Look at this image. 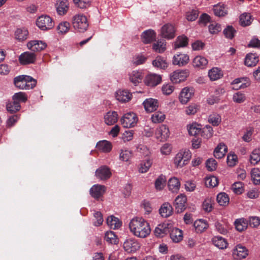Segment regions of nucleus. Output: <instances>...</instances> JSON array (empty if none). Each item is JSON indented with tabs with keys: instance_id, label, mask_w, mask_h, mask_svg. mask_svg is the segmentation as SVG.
<instances>
[{
	"instance_id": "obj_1",
	"label": "nucleus",
	"mask_w": 260,
	"mask_h": 260,
	"mask_svg": "<svg viewBox=\"0 0 260 260\" xmlns=\"http://www.w3.org/2000/svg\"><path fill=\"white\" fill-rule=\"evenodd\" d=\"M128 227L132 234L139 238H145L151 233L149 223L142 217L133 218L129 222Z\"/></svg>"
},
{
	"instance_id": "obj_2",
	"label": "nucleus",
	"mask_w": 260,
	"mask_h": 260,
	"mask_svg": "<svg viewBox=\"0 0 260 260\" xmlns=\"http://www.w3.org/2000/svg\"><path fill=\"white\" fill-rule=\"evenodd\" d=\"M14 83L18 88L27 90L34 88L36 85L37 81L31 77L21 75L14 78Z\"/></svg>"
},
{
	"instance_id": "obj_3",
	"label": "nucleus",
	"mask_w": 260,
	"mask_h": 260,
	"mask_svg": "<svg viewBox=\"0 0 260 260\" xmlns=\"http://www.w3.org/2000/svg\"><path fill=\"white\" fill-rule=\"evenodd\" d=\"M191 157V152L188 149L180 150L174 159V163L177 168H182L187 164Z\"/></svg>"
},
{
	"instance_id": "obj_4",
	"label": "nucleus",
	"mask_w": 260,
	"mask_h": 260,
	"mask_svg": "<svg viewBox=\"0 0 260 260\" xmlns=\"http://www.w3.org/2000/svg\"><path fill=\"white\" fill-rule=\"evenodd\" d=\"M72 23L75 29L79 32H84L88 27L86 17L81 14H77L73 17Z\"/></svg>"
},
{
	"instance_id": "obj_5",
	"label": "nucleus",
	"mask_w": 260,
	"mask_h": 260,
	"mask_svg": "<svg viewBox=\"0 0 260 260\" xmlns=\"http://www.w3.org/2000/svg\"><path fill=\"white\" fill-rule=\"evenodd\" d=\"M120 121L124 128H129L133 127L137 124L138 118L134 113L129 112L125 114Z\"/></svg>"
},
{
	"instance_id": "obj_6",
	"label": "nucleus",
	"mask_w": 260,
	"mask_h": 260,
	"mask_svg": "<svg viewBox=\"0 0 260 260\" xmlns=\"http://www.w3.org/2000/svg\"><path fill=\"white\" fill-rule=\"evenodd\" d=\"M36 24L43 30L51 29L54 25L52 18L47 15L40 16L37 20Z\"/></svg>"
},
{
	"instance_id": "obj_7",
	"label": "nucleus",
	"mask_w": 260,
	"mask_h": 260,
	"mask_svg": "<svg viewBox=\"0 0 260 260\" xmlns=\"http://www.w3.org/2000/svg\"><path fill=\"white\" fill-rule=\"evenodd\" d=\"M194 90L192 87H185L183 88L179 95V101L183 105L186 104L193 97Z\"/></svg>"
},
{
	"instance_id": "obj_8",
	"label": "nucleus",
	"mask_w": 260,
	"mask_h": 260,
	"mask_svg": "<svg viewBox=\"0 0 260 260\" xmlns=\"http://www.w3.org/2000/svg\"><path fill=\"white\" fill-rule=\"evenodd\" d=\"M123 246L126 252L134 253L140 249L141 244L138 240L134 238H129L124 242Z\"/></svg>"
},
{
	"instance_id": "obj_9",
	"label": "nucleus",
	"mask_w": 260,
	"mask_h": 260,
	"mask_svg": "<svg viewBox=\"0 0 260 260\" xmlns=\"http://www.w3.org/2000/svg\"><path fill=\"white\" fill-rule=\"evenodd\" d=\"M176 29L171 23H167L164 25L160 29V36L166 39H172L175 36Z\"/></svg>"
},
{
	"instance_id": "obj_10",
	"label": "nucleus",
	"mask_w": 260,
	"mask_h": 260,
	"mask_svg": "<svg viewBox=\"0 0 260 260\" xmlns=\"http://www.w3.org/2000/svg\"><path fill=\"white\" fill-rule=\"evenodd\" d=\"M171 228L172 223L170 222L159 224L154 230V235L157 237H162L170 232Z\"/></svg>"
},
{
	"instance_id": "obj_11",
	"label": "nucleus",
	"mask_w": 260,
	"mask_h": 260,
	"mask_svg": "<svg viewBox=\"0 0 260 260\" xmlns=\"http://www.w3.org/2000/svg\"><path fill=\"white\" fill-rule=\"evenodd\" d=\"M36 59V55L34 52H25L19 57V61L21 64L34 63Z\"/></svg>"
},
{
	"instance_id": "obj_12",
	"label": "nucleus",
	"mask_w": 260,
	"mask_h": 260,
	"mask_svg": "<svg viewBox=\"0 0 260 260\" xmlns=\"http://www.w3.org/2000/svg\"><path fill=\"white\" fill-rule=\"evenodd\" d=\"M188 75V72L186 70H177L171 75V80L175 83H180L186 80Z\"/></svg>"
},
{
	"instance_id": "obj_13",
	"label": "nucleus",
	"mask_w": 260,
	"mask_h": 260,
	"mask_svg": "<svg viewBox=\"0 0 260 260\" xmlns=\"http://www.w3.org/2000/svg\"><path fill=\"white\" fill-rule=\"evenodd\" d=\"M189 60V56L186 54L179 53L174 56L172 62L174 65L180 67L186 65Z\"/></svg>"
},
{
	"instance_id": "obj_14",
	"label": "nucleus",
	"mask_w": 260,
	"mask_h": 260,
	"mask_svg": "<svg viewBox=\"0 0 260 260\" xmlns=\"http://www.w3.org/2000/svg\"><path fill=\"white\" fill-rule=\"evenodd\" d=\"M111 174L110 169L105 166L101 167L95 172L96 177L100 180H107L111 177Z\"/></svg>"
},
{
	"instance_id": "obj_15",
	"label": "nucleus",
	"mask_w": 260,
	"mask_h": 260,
	"mask_svg": "<svg viewBox=\"0 0 260 260\" xmlns=\"http://www.w3.org/2000/svg\"><path fill=\"white\" fill-rule=\"evenodd\" d=\"M27 48L34 51H41L46 47V44L41 41L33 40L28 42L27 44Z\"/></svg>"
},
{
	"instance_id": "obj_16",
	"label": "nucleus",
	"mask_w": 260,
	"mask_h": 260,
	"mask_svg": "<svg viewBox=\"0 0 260 260\" xmlns=\"http://www.w3.org/2000/svg\"><path fill=\"white\" fill-rule=\"evenodd\" d=\"M248 254L247 248L241 244L237 245L233 250V254L237 259L245 258Z\"/></svg>"
},
{
	"instance_id": "obj_17",
	"label": "nucleus",
	"mask_w": 260,
	"mask_h": 260,
	"mask_svg": "<svg viewBox=\"0 0 260 260\" xmlns=\"http://www.w3.org/2000/svg\"><path fill=\"white\" fill-rule=\"evenodd\" d=\"M161 81V77L156 74H149L144 79L145 84L150 86H155Z\"/></svg>"
},
{
	"instance_id": "obj_18",
	"label": "nucleus",
	"mask_w": 260,
	"mask_h": 260,
	"mask_svg": "<svg viewBox=\"0 0 260 260\" xmlns=\"http://www.w3.org/2000/svg\"><path fill=\"white\" fill-rule=\"evenodd\" d=\"M186 201V197L183 194H180L176 198L175 206L178 212H181L185 209Z\"/></svg>"
},
{
	"instance_id": "obj_19",
	"label": "nucleus",
	"mask_w": 260,
	"mask_h": 260,
	"mask_svg": "<svg viewBox=\"0 0 260 260\" xmlns=\"http://www.w3.org/2000/svg\"><path fill=\"white\" fill-rule=\"evenodd\" d=\"M115 97L118 101L125 103L131 100L132 94L126 90H119L116 91Z\"/></svg>"
},
{
	"instance_id": "obj_20",
	"label": "nucleus",
	"mask_w": 260,
	"mask_h": 260,
	"mask_svg": "<svg viewBox=\"0 0 260 260\" xmlns=\"http://www.w3.org/2000/svg\"><path fill=\"white\" fill-rule=\"evenodd\" d=\"M143 105L145 109L148 112H152L155 111L158 107L157 100L153 99H146L143 102Z\"/></svg>"
},
{
	"instance_id": "obj_21",
	"label": "nucleus",
	"mask_w": 260,
	"mask_h": 260,
	"mask_svg": "<svg viewBox=\"0 0 260 260\" xmlns=\"http://www.w3.org/2000/svg\"><path fill=\"white\" fill-rule=\"evenodd\" d=\"M129 81L135 85H137L142 82L143 75L141 72L135 70L128 74Z\"/></svg>"
},
{
	"instance_id": "obj_22",
	"label": "nucleus",
	"mask_w": 260,
	"mask_h": 260,
	"mask_svg": "<svg viewBox=\"0 0 260 260\" xmlns=\"http://www.w3.org/2000/svg\"><path fill=\"white\" fill-rule=\"evenodd\" d=\"M105 191V186L99 184L94 185L90 189L91 196L95 199L99 198L104 194Z\"/></svg>"
},
{
	"instance_id": "obj_23",
	"label": "nucleus",
	"mask_w": 260,
	"mask_h": 260,
	"mask_svg": "<svg viewBox=\"0 0 260 260\" xmlns=\"http://www.w3.org/2000/svg\"><path fill=\"white\" fill-rule=\"evenodd\" d=\"M28 34V31L26 28H18L15 31V38L19 42H23L27 39Z\"/></svg>"
},
{
	"instance_id": "obj_24",
	"label": "nucleus",
	"mask_w": 260,
	"mask_h": 260,
	"mask_svg": "<svg viewBox=\"0 0 260 260\" xmlns=\"http://www.w3.org/2000/svg\"><path fill=\"white\" fill-rule=\"evenodd\" d=\"M169 233L170 235V238L174 242L178 243L182 240V232L179 229L174 228L172 225L171 229Z\"/></svg>"
},
{
	"instance_id": "obj_25",
	"label": "nucleus",
	"mask_w": 260,
	"mask_h": 260,
	"mask_svg": "<svg viewBox=\"0 0 260 260\" xmlns=\"http://www.w3.org/2000/svg\"><path fill=\"white\" fill-rule=\"evenodd\" d=\"M118 120V114L115 111H109L104 116V120L106 124L113 125Z\"/></svg>"
},
{
	"instance_id": "obj_26",
	"label": "nucleus",
	"mask_w": 260,
	"mask_h": 260,
	"mask_svg": "<svg viewBox=\"0 0 260 260\" xmlns=\"http://www.w3.org/2000/svg\"><path fill=\"white\" fill-rule=\"evenodd\" d=\"M56 11L58 14H65L69 9V3L67 0H59L56 5Z\"/></svg>"
},
{
	"instance_id": "obj_27",
	"label": "nucleus",
	"mask_w": 260,
	"mask_h": 260,
	"mask_svg": "<svg viewBox=\"0 0 260 260\" xmlns=\"http://www.w3.org/2000/svg\"><path fill=\"white\" fill-rule=\"evenodd\" d=\"M228 151L226 146L223 143H219L214 151V156L218 159L222 158Z\"/></svg>"
},
{
	"instance_id": "obj_28",
	"label": "nucleus",
	"mask_w": 260,
	"mask_h": 260,
	"mask_svg": "<svg viewBox=\"0 0 260 260\" xmlns=\"http://www.w3.org/2000/svg\"><path fill=\"white\" fill-rule=\"evenodd\" d=\"M213 244L219 249H224L227 248L228 243L225 239L221 236H215L212 239Z\"/></svg>"
},
{
	"instance_id": "obj_29",
	"label": "nucleus",
	"mask_w": 260,
	"mask_h": 260,
	"mask_svg": "<svg viewBox=\"0 0 260 260\" xmlns=\"http://www.w3.org/2000/svg\"><path fill=\"white\" fill-rule=\"evenodd\" d=\"M258 60V57L256 54L249 53L245 57L244 63L248 67H252L256 66Z\"/></svg>"
},
{
	"instance_id": "obj_30",
	"label": "nucleus",
	"mask_w": 260,
	"mask_h": 260,
	"mask_svg": "<svg viewBox=\"0 0 260 260\" xmlns=\"http://www.w3.org/2000/svg\"><path fill=\"white\" fill-rule=\"evenodd\" d=\"M208 62V60L205 57L201 56H197L193 60L192 64L195 68L204 69L206 67Z\"/></svg>"
},
{
	"instance_id": "obj_31",
	"label": "nucleus",
	"mask_w": 260,
	"mask_h": 260,
	"mask_svg": "<svg viewBox=\"0 0 260 260\" xmlns=\"http://www.w3.org/2000/svg\"><path fill=\"white\" fill-rule=\"evenodd\" d=\"M173 208L168 203L163 204L159 209V214L163 217H168L172 215Z\"/></svg>"
},
{
	"instance_id": "obj_32",
	"label": "nucleus",
	"mask_w": 260,
	"mask_h": 260,
	"mask_svg": "<svg viewBox=\"0 0 260 260\" xmlns=\"http://www.w3.org/2000/svg\"><path fill=\"white\" fill-rule=\"evenodd\" d=\"M208 76L211 80L215 81L223 76V73L219 68L214 67L209 71Z\"/></svg>"
},
{
	"instance_id": "obj_33",
	"label": "nucleus",
	"mask_w": 260,
	"mask_h": 260,
	"mask_svg": "<svg viewBox=\"0 0 260 260\" xmlns=\"http://www.w3.org/2000/svg\"><path fill=\"white\" fill-rule=\"evenodd\" d=\"M180 187V182L179 179L176 177H172L168 181V187L173 192H177Z\"/></svg>"
},
{
	"instance_id": "obj_34",
	"label": "nucleus",
	"mask_w": 260,
	"mask_h": 260,
	"mask_svg": "<svg viewBox=\"0 0 260 260\" xmlns=\"http://www.w3.org/2000/svg\"><path fill=\"white\" fill-rule=\"evenodd\" d=\"M107 223L111 229L114 230L119 228L121 225V222L119 219L113 215L107 218Z\"/></svg>"
},
{
	"instance_id": "obj_35",
	"label": "nucleus",
	"mask_w": 260,
	"mask_h": 260,
	"mask_svg": "<svg viewBox=\"0 0 260 260\" xmlns=\"http://www.w3.org/2000/svg\"><path fill=\"white\" fill-rule=\"evenodd\" d=\"M156 36L155 32L151 29L145 31L142 35V40L145 44H148L154 40Z\"/></svg>"
},
{
	"instance_id": "obj_36",
	"label": "nucleus",
	"mask_w": 260,
	"mask_h": 260,
	"mask_svg": "<svg viewBox=\"0 0 260 260\" xmlns=\"http://www.w3.org/2000/svg\"><path fill=\"white\" fill-rule=\"evenodd\" d=\"M96 147L99 150L103 152L107 153L111 150L112 144L110 142L107 140H102L99 141L96 144Z\"/></svg>"
},
{
	"instance_id": "obj_37",
	"label": "nucleus",
	"mask_w": 260,
	"mask_h": 260,
	"mask_svg": "<svg viewBox=\"0 0 260 260\" xmlns=\"http://www.w3.org/2000/svg\"><path fill=\"white\" fill-rule=\"evenodd\" d=\"M214 204V198L209 197H207L203 203V210L207 212H211L213 209Z\"/></svg>"
},
{
	"instance_id": "obj_38",
	"label": "nucleus",
	"mask_w": 260,
	"mask_h": 260,
	"mask_svg": "<svg viewBox=\"0 0 260 260\" xmlns=\"http://www.w3.org/2000/svg\"><path fill=\"white\" fill-rule=\"evenodd\" d=\"M196 231L201 233L208 228L207 221L204 219H200L194 221L193 224Z\"/></svg>"
},
{
	"instance_id": "obj_39",
	"label": "nucleus",
	"mask_w": 260,
	"mask_h": 260,
	"mask_svg": "<svg viewBox=\"0 0 260 260\" xmlns=\"http://www.w3.org/2000/svg\"><path fill=\"white\" fill-rule=\"evenodd\" d=\"M152 164V160L147 159L142 161L138 167L139 172L141 173H145L149 170Z\"/></svg>"
},
{
	"instance_id": "obj_40",
	"label": "nucleus",
	"mask_w": 260,
	"mask_h": 260,
	"mask_svg": "<svg viewBox=\"0 0 260 260\" xmlns=\"http://www.w3.org/2000/svg\"><path fill=\"white\" fill-rule=\"evenodd\" d=\"M217 202L219 205L222 206H227L230 201V199L228 195L225 192H220L217 196Z\"/></svg>"
},
{
	"instance_id": "obj_41",
	"label": "nucleus",
	"mask_w": 260,
	"mask_h": 260,
	"mask_svg": "<svg viewBox=\"0 0 260 260\" xmlns=\"http://www.w3.org/2000/svg\"><path fill=\"white\" fill-rule=\"evenodd\" d=\"M234 223L236 230L239 232L245 230L248 226L247 221L243 218L236 219Z\"/></svg>"
},
{
	"instance_id": "obj_42",
	"label": "nucleus",
	"mask_w": 260,
	"mask_h": 260,
	"mask_svg": "<svg viewBox=\"0 0 260 260\" xmlns=\"http://www.w3.org/2000/svg\"><path fill=\"white\" fill-rule=\"evenodd\" d=\"M188 44V38L184 36H180L177 37L174 42V48L175 49L185 47Z\"/></svg>"
},
{
	"instance_id": "obj_43",
	"label": "nucleus",
	"mask_w": 260,
	"mask_h": 260,
	"mask_svg": "<svg viewBox=\"0 0 260 260\" xmlns=\"http://www.w3.org/2000/svg\"><path fill=\"white\" fill-rule=\"evenodd\" d=\"M20 103L15 101H12L7 103L6 105L7 110L11 113H15L20 109Z\"/></svg>"
},
{
	"instance_id": "obj_44",
	"label": "nucleus",
	"mask_w": 260,
	"mask_h": 260,
	"mask_svg": "<svg viewBox=\"0 0 260 260\" xmlns=\"http://www.w3.org/2000/svg\"><path fill=\"white\" fill-rule=\"evenodd\" d=\"M214 14L218 17L224 16L227 14V10L224 5L214 6L213 8Z\"/></svg>"
},
{
	"instance_id": "obj_45",
	"label": "nucleus",
	"mask_w": 260,
	"mask_h": 260,
	"mask_svg": "<svg viewBox=\"0 0 260 260\" xmlns=\"http://www.w3.org/2000/svg\"><path fill=\"white\" fill-rule=\"evenodd\" d=\"M132 156V152L127 149H122L120 150L119 159L123 161H128Z\"/></svg>"
},
{
	"instance_id": "obj_46",
	"label": "nucleus",
	"mask_w": 260,
	"mask_h": 260,
	"mask_svg": "<svg viewBox=\"0 0 260 260\" xmlns=\"http://www.w3.org/2000/svg\"><path fill=\"white\" fill-rule=\"evenodd\" d=\"M218 183V179L214 176H210L205 178V184L208 187H214Z\"/></svg>"
},
{
	"instance_id": "obj_47",
	"label": "nucleus",
	"mask_w": 260,
	"mask_h": 260,
	"mask_svg": "<svg viewBox=\"0 0 260 260\" xmlns=\"http://www.w3.org/2000/svg\"><path fill=\"white\" fill-rule=\"evenodd\" d=\"M166 42L164 41H158L153 44V49L157 53H162L166 49Z\"/></svg>"
},
{
	"instance_id": "obj_48",
	"label": "nucleus",
	"mask_w": 260,
	"mask_h": 260,
	"mask_svg": "<svg viewBox=\"0 0 260 260\" xmlns=\"http://www.w3.org/2000/svg\"><path fill=\"white\" fill-rule=\"evenodd\" d=\"M70 28V24L67 21L60 22L57 27L58 33L63 35L69 31Z\"/></svg>"
},
{
	"instance_id": "obj_49",
	"label": "nucleus",
	"mask_w": 260,
	"mask_h": 260,
	"mask_svg": "<svg viewBox=\"0 0 260 260\" xmlns=\"http://www.w3.org/2000/svg\"><path fill=\"white\" fill-rule=\"evenodd\" d=\"M250 163L253 165L260 161V149H255L251 153L250 156Z\"/></svg>"
},
{
	"instance_id": "obj_50",
	"label": "nucleus",
	"mask_w": 260,
	"mask_h": 260,
	"mask_svg": "<svg viewBox=\"0 0 260 260\" xmlns=\"http://www.w3.org/2000/svg\"><path fill=\"white\" fill-rule=\"evenodd\" d=\"M251 23V16L249 13H243L240 17V23L241 25L245 26L250 25Z\"/></svg>"
},
{
	"instance_id": "obj_51",
	"label": "nucleus",
	"mask_w": 260,
	"mask_h": 260,
	"mask_svg": "<svg viewBox=\"0 0 260 260\" xmlns=\"http://www.w3.org/2000/svg\"><path fill=\"white\" fill-rule=\"evenodd\" d=\"M251 176L254 184L259 185L260 184V170L258 168H254L251 170Z\"/></svg>"
},
{
	"instance_id": "obj_52",
	"label": "nucleus",
	"mask_w": 260,
	"mask_h": 260,
	"mask_svg": "<svg viewBox=\"0 0 260 260\" xmlns=\"http://www.w3.org/2000/svg\"><path fill=\"white\" fill-rule=\"evenodd\" d=\"M152 64L153 66L160 69H165L167 67V62L160 56L156 57L155 59L152 61Z\"/></svg>"
},
{
	"instance_id": "obj_53",
	"label": "nucleus",
	"mask_w": 260,
	"mask_h": 260,
	"mask_svg": "<svg viewBox=\"0 0 260 260\" xmlns=\"http://www.w3.org/2000/svg\"><path fill=\"white\" fill-rule=\"evenodd\" d=\"M166 179L164 175H160L155 180V187L156 190H161L166 183Z\"/></svg>"
},
{
	"instance_id": "obj_54",
	"label": "nucleus",
	"mask_w": 260,
	"mask_h": 260,
	"mask_svg": "<svg viewBox=\"0 0 260 260\" xmlns=\"http://www.w3.org/2000/svg\"><path fill=\"white\" fill-rule=\"evenodd\" d=\"M221 120L220 116L216 113L211 114L208 118V122L213 126L218 125L220 123Z\"/></svg>"
},
{
	"instance_id": "obj_55",
	"label": "nucleus",
	"mask_w": 260,
	"mask_h": 260,
	"mask_svg": "<svg viewBox=\"0 0 260 260\" xmlns=\"http://www.w3.org/2000/svg\"><path fill=\"white\" fill-rule=\"evenodd\" d=\"M76 6L80 9H86L91 5L92 0H73Z\"/></svg>"
},
{
	"instance_id": "obj_56",
	"label": "nucleus",
	"mask_w": 260,
	"mask_h": 260,
	"mask_svg": "<svg viewBox=\"0 0 260 260\" xmlns=\"http://www.w3.org/2000/svg\"><path fill=\"white\" fill-rule=\"evenodd\" d=\"M189 135H199L204 138L209 139L212 136V131H188Z\"/></svg>"
},
{
	"instance_id": "obj_57",
	"label": "nucleus",
	"mask_w": 260,
	"mask_h": 260,
	"mask_svg": "<svg viewBox=\"0 0 260 260\" xmlns=\"http://www.w3.org/2000/svg\"><path fill=\"white\" fill-rule=\"evenodd\" d=\"M155 138L159 141H165L169 137V131H155Z\"/></svg>"
},
{
	"instance_id": "obj_58",
	"label": "nucleus",
	"mask_w": 260,
	"mask_h": 260,
	"mask_svg": "<svg viewBox=\"0 0 260 260\" xmlns=\"http://www.w3.org/2000/svg\"><path fill=\"white\" fill-rule=\"evenodd\" d=\"M105 240L111 244H116L117 242L116 236L112 231H108L106 233Z\"/></svg>"
},
{
	"instance_id": "obj_59",
	"label": "nucleus",
	"mask_w": 260,
	"mask_h": 260,
	"mask_svg": "<svg viewBox=\"0 0 260 260\" xmlns=\"http://www.w3.org/2000/svg\"><path fill=\"white\" fill-rule=\"evenodd\" d=\"M27 100V95L23 92H19L15 93L12 96V100L18 102H25Z\"/></svg>"
},
{
	"instance_id": "obj_60",
	"label": "nucleus",
	"mask_w": 260,
	"mask_h": 260,
	"mask_svg": "<svg viewBox=\"0 0 260 260\" xmlns=\"http://www.w3.org/2000/svg\"><path fill=\"white\" fill-rule=\"evenodd\" d=\"M165 119V115L161 112H157L151 116V120L154 123H159L163 121Z\"/></svg>"
},
{
	"instance_id": "obj_61",
	"label": "nucleus",
	"mask_w": 260,
	"mask_h": 260,
	"mask_svg": "<svg viewBox=\"0 0 260 260\" xmlns=\"http://www.w3.org/2000/svg\"><path fill=\"white\" fill-rule=\"evenodd\" d=\"M246 100V96L244 93L241 92H237L234 94L233 100L236 103L240 104L244 102Z\"/></svg>"
},
{
	"instance_id": "obj_62",
	"label": "nucleus",
	"mask_w": 260,
	"mask_h": 260,
	"mask_svg": "<svg viewBox=\"0 0 260 260\" xmlns=\"http://www.w3.org/2000/svg\"><path fill=\"white\" fill-rule=\"evenodd\" d=\"M137 151L144 156H148L151 154L149 149L145 145L140 144L137 147Z\"/></svg>"
},
{
	"instance_id": "obj_63",
	"label": "nucleus",
	"mask_w": 260,
	"mask_h": 260,
	"mask_svg": "<svg viewBox=\"0 0 260 260\" xmlns=\"http://www.w3.org/2000/svg\"><path fill=\"white\" fill-rule=\"evenodd\" d=\"M237 162L238 157L235 154L230 153L228 155L227 163L229 166L233 167L236 165Z\"/></svg>"
},
{
	"instance_id": "obj_64",
	"label": "nucleus",
	"mask_w": 260,
	"mask_h": 260,
	"mask_svg": "<svg viewBox=\"0 0 260 260\" xmlns=\"http://www.w3.org/2000/svg\"><path fill=\"white\" fill-rule=\"evenodd\" d=\"M233 191L237 194H241L244 191L243 184L241 182H237L232 185Z\"/></svg>"
}]
</instances>
